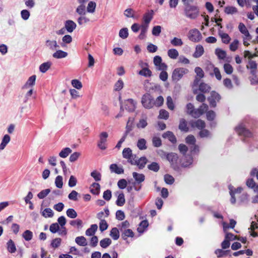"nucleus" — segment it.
<instances>
[{"label":"nucleus","mask_w":258,"mask_h":258,"mask_svg":"<svg viewBox=\"0 0 258 258\" xmlns=\"http://www.w3.org/2000/svg\"><path fill=\"white\" fill-rule=\"evenodd\" d=\"M184 12L185 16L190 19H196L199 15L197 7L190 5H186L184 7Z\"/></svg>","instance_id":"f257e3e1"},{"label":"nucleus","mask_w":258,"mask_h":258,"mask_svg":"<svg viewBox=\"0 0 258 258\" xmlns=\"http://www.w3.org/2000/svg\"><path fill=\"white\" fill-rule=\"evenodd\" d=\"M189 71L184 68H177L175 69L172 74V79L173 81H179L184 75L188 73Z\"/></svg>","instance_id":"f03ea898"},{"label":"nucleus","mask_w":258,"mask_h":258,"mask_svg":"<svg viewBox=\"0 0 258 258\" xmlns=\"http://www.w3.org/2000/svg\"><path fill=\"white\" fill-rule=\"evenodd\" d=\"M187 37L188 39L193 42H199L203 38L201 33L196 28L190 29L188 33Z\"/></svg>","instance_id":"7ed1b4c3"},{"label":"nucleus","mask_w":258,"mask_h":258,"mask_svg":"<svg viewBox=\"0 0 258 258\" xmlns=\"http://www.w3.org/2000/svg\"><path fill=\"white\" fill-rule=\"evenodd\" d=\"M133 177L135 179V182L134 183V189L136 191H139L141 188V185L137 186L136 185H140L142 182L144 181L145 179V175L142 173H139L136 172L133 173Z\"/></svg>","instance_id":"20e7f679"},{"label":"nucleus","mask_w":258,"mask_h":258,"mask_svg":"<svg viewBox=\"0 0 258 258\" xmlns=\"http://www.w3.org/2000/svg\"><path fill=\"white\" fill-rule=\"evenodd\" d=\"M143 106L147 109L151 108L154 105V100L152 96L149 94H144L141 101Z\"/></svg>","instance_id":"39448f33"},{"label":"nucleus","mask_w":258,"mask_h":258,"mask_svg":"<svg viewBox=\"0 0 258 258\" xmlns=\"http://www.w3.org/2000/svg\"><path fill=\"white\" fill-rule=\"evenodd\" d=\"M108 137V134L106 132H102L99 134L97 146L101 150H104L107 148L106 142Z\"/></svg>","instance_id":"423d86ee"},{"label":"nucleus","mask_w":258,"mask_h":258,"mask_svg":"<svg viewBox=\"0 0 258 258\" xmlns=\"http://www.w3.org/2000/svg\"><path fill=\"white\" fill-rule=\"evenodd\" d=\"M236 132L239 135L245 138L251 137L252 133L246 128L245 125L243 123L239 124L235 128Z\"/></svg>","instance_id":"0eeeda50"},{"label":"nucleus","mask_w":258,"mask_h":258,"mask_svg":"<svg viewBox=\"0 0 258 258\" xmlns=\"http://www.w3.org/2000/svg\"><path fill=\"white\" fill-rule=\"evenodd\" d=\"M122 156L124 158L127 159L128 162L131 164L135 163V158L137 157L132 153V150L130 148H126L123 150Z\"/></svg>","instance_id":"6e6552de"},{"label":"nucleus","mask_w":258,"mask_h":258,"mask_svg":"<svg viewBox=\"0 0 258 258\" xmlns=\"http://www.w3.org/2000/svg\"><path fill=\"white\" fill-rule=\"evenodd\" d=\"M164 154L166 156L167 160L170 163L172 168L176 169L177 168V161L178 159L177 155L174 153L167 154L164 153Z\"/></svg>","instance_id":"1a4fd4ad"},{"label":"nucleus","mask_w":258,"mask_h":258,"mask_svg":"<svg viewBox=\"0 0 258 258\" xmlns=\"http://www.w3.org/2000/svg\"><path fill=\"white\" fill-rule=\"evenodd\" d=\"M221 99L220 95L215 91H212L211 93V96L208 98L211 107H215L216 106L217 102H219Z\"/></svg>","instance_id":"9d476101"},{"label":"nucleus","mask_w":258,"mask_h":258,"mask_svg":"<svg viewBox=\"0 0 258 258\" xmlns=\"http://www.w3.org/2000/svg\"><path fill=\"white\" fill-rule=\"evenodd\" d=\"M45 46L46 48L50 51H55L59 48L56 40H51L50 39H46L45 41Z\"/></svg>","instance_id":"9b49d317"},{"label":"nucleus","mask_w":258,"mask_h":258,"mask_svg":"<svg viewBox=\"0 0 258 258\" xmlns=\"http://www.w3.org/2000/svg\"><path fill=\"white\" fill-rule=\"evenodd\" d=\"M153 10L148 11L144 14L143 17V23L141 25L149 27V25L153 18Z\"/></svg>","instance_id":"f8f14e48"},{"label":"nucleus","mask_w":258,"mask_h":258,"mask_svg":"<svg viewBox=\"0 0 258 258\" xmlns=\"http://www.w3.org/2000/svg\"><path fill=\"white\" fill-rule=\"evenodd\" d=\"M228 188L229 189V193L231 196L230 202L231 204H234L236 202V199L234 197V195L237 193H240L242 190V188L239 187L236 189H234V187L231 185H229Z\"/></svg>","instance_id":"ddd939ff"},{"label":"nucleus","mask_w":258,"mask_h":258,"mask_svg":"<svg viewBox=\"0 0 258 258\" xmlns=\"http://www.w3.org/2000/svg\"><path fill=\"white\" fill-rule=\"evenodd\" d=\"M195 72L197 74V77H196L194 83L193 87H197L200 82V79L203 78L204 76V73L203 70L200 67H196L195 69Z\"/></svg>","instance_id":"4468645a"},{"label":"nucleus","mask_w":258,"mask_h":258,"mask_svg":"<svg viewBox=\"0 0 258 258\" xmlns=\"http://www.w3.org/2000/svg\"><path fill=\"white\" fill-rule=\"evenodd\" d=\"M124 107L129 112H133L136 108V102L132 99H128L124 101Z\"/></svg>","instance_id":"2eb2a0df"},{"label":"nucleus","mask_w":258,"mask_h":258,"mask_svg":"<svg viewBox=\"0 0 258 258\" xmlns=\"http://www.w3.org/2000/svg\"><path fill=\"white\" fill-rule=\"evenodd\" d=\"M76 24L72 20H67L65 22L64 27L69 33H72L76 29Z\"/></svg>","instance_id":"dca6fc26"},{"label":"nucleus","mask_w":258,"mask_h":258,"mask_svg":"<svg viewBox=\"0 0 258 258\" xmlns=\"http://www.w3.org/2000/svg\"><path fill=\"white\" fill-rule=\"evenodd\" d=\"M135 163L131 164L137 165L140 169H142L145 166L147 162V159L146 157H142L138 159L135 158Z\"/></svg>","instance_id":"f3484780"},{"label":"nucleus","mask_w":258,"mask_h":258,"mask_svg":"<svg viewBox=\"0 0 258 258\" xmlns=\"http://www.w3.org/2000/svg\"><path fill=\"white\" fill-rule=\"evenodd\" d=\"M52 54V57L56 59H61L66 57L68 55V52L60 49H56Z\"/></svg>","instance_id":"a211bd4d"},{"label":"nucleus","mask_w":258,"mask_h":258,"mask_svg":"<svg viewBox=\"0 0 258 258\" xmlns=\"http://www.w3.org/2000/svg\"><path fill=\"white\" fill-rule=\"evenodd\" d=\"M238 29L240 33L243 35V37L248 38L249 36H251L247 28L243 23L239 24Z\"/></svg>","instance_id":"6ab92c4d"},{"label":"nucleus","mask_w":258,"mask_h":258,"mask_svg":"<svg viewBox=\"0 0 258 258\" xmlns=\"http://www.w3.org/2000/svg\"><path fill=\"white\" fill-rule=\"evenodd\" d=\"M110 171L118 174L123 173L124 170L122 166H118L116 164H112L109 167Z\"/></svg>","instance_id":"aec40b11"},{"label":"nucleus","mask_w":258,"mask_h":258,"mask_svg":"<svg viewBox=\"0 0 258 258\" xmlns=\"http://www.w3.org/2000/svg\"><path fill=\"white\" fill-rule=\"evenodd\" d=\"M190 125L192 127H197L199 130H202L205 127V123L201 119H198L196 121H191Z\"/></svg>","instance_id":"412c9836"},{"label":"nucleus","mask_w":258,"mask_h":258,"mask_svg":"<svg viewBox=\"0 0 258 258\" xmlns=\"http://www.w3.org/2000/svg\"><path fill=\"white\" fill-rule=\"evenodd\" d=\"M36 76L32 75L29 78L23 87V89H27L33 86L35 84Z\"/></svg>","instance_id":"4be33fe9"},{"label":"nucleus","mask_w":258,"mask_h":258,"mask_svg":"<svg viewBox=\"0 0 258 258\" xmlns=\"http://www.w3.org/2000/svg\"><path fill=\"white\" fill-rule=\"evenodd\" d=\"M219 35L220 36L222 41L225 44H228L231 40V38L228 34L224 33L222 30H218Z\"/></svg>","instance_id":"5701e85b"},{"label":"nucleus","mask_w":258,"mask_h":258,"mask_svg":"<svg viewBox=\"0 0 258 258\" xmlns=\"http://www.w3.org/2000/svg\"><path fill=\"white\" fill-rule=\"evenodd\" d=\"M204 52V49L202 45H198L196 47L195 51L193 54V56L195 58H199L201 57Z\"/></svg>","instance_id":"b1692460"},{"label":"nucleus","mask_w":258,"mask_h":258,"mask_svg":"<svg viewBox=\"0 0 258 258\" xmlns=\"http://www.w3.org/2000/svg\"><path fill=\"white\" fill-rule=\"evenodd\" d=\"M121 236L123 240H126L128 237H133L134 233L132 229H128L121 232Z\"/></svg>","instance_id":"393cba45"},{"label":"nucleus","mask_w":258,"mask_h":258,"mask_svg":"<svg viewBox=\"0 0 258 258\" xmlns=\"http://www.w3.org/2000/svg\"><path fill=\"white\" fill-rule=\"evenodd\" d=\"M163 138L168 139L172 143H175L176 142V138L172 132L168 131L164 133L162 135Z\"/></svg>","instance_id":"a878e982"},{"label":"nucleus","mask_w":258,"mask_h":258,"mask_svg":"<svg viewBox=\"0 0 258 258\" xmlns=\"http://www.w3.org/2000/svg\"><path fill=\"white\" fill-rule=\"evenodd\" d=\"M100 184L96 182L93 183L90 187V192L95 195H98L100 192Z\"/></svg>","instance_id":"bb28decb"},{"label":"nucleus","mask_w":258,"mask_h":258,"mask_svg":"<svg viewBox=\"0 0 258 258\" xmlns=\"http://www.w3.org/2000/svg\"><path fill=\"white\" fill-rule=\"evenodd\" d=\"M7 248L8 251L11 253H14L16 251V247L14 242L12 240L10 239L7 243Z\"/></svg>","instance_id":"cd10ccee"},{"label":"nucleus","mask_w":258,"mask_h":258,"mask_svg":"<svg viewBox=\"0 0 258 258\" xmlns=\"http://www.w3.org/2000/svg\"><path fill=\"white\" fill-rule=\"evenodd\" d=\"M247 68L250 70V74L251 75H254L256 73V70L257 68V64L256 62L251 60H249L248 65L247 66Z\"/></svg>","instance_id":"c85d7f7f"},{"label":"nucleus","mask_w":258,"mask_h":258,"mask_svg":"<svg viewBox=\"0 0 258 258\" xmlns=\"http://www.w3.org/2000/svg\"><path fill=\"white\" fill-rule=\"evenodd\" d=\"M119 230L116 227H114L111 229L110 232V236L114 240H117L119 237Z\"/></svg>","instance_id":"c756f323"},{"label":"nucleus","mask_w":258,"mask_h":258,"mask_svg":"<svg viewBox=\"0 0 258 258\" xmlns=\"http://www.w3.org/2000/svg\"><path fill=\"white\" fill-rule=\"evenodd\" d=\"M250 235L253 237H255L258 235V226L255 222H252L251 223L250 227Z\"/></svg>","instance_id":"7c9ffc66"},{"label":"nucleus","mask_w":258,"mask_h":258,"mask_svg":"<svg viewBox=\"0 0 258 258\" xmlns=\"http://www.w3.org/2000/svg\"><path fill=\"white\" fill-rule=\"evenodd\" d=\"M52 63L50 61H47L40 64L39 71L42 73L46 72L50 68Z\"/></svg>","instance_id":"2f4dec72"},{"label":"nucleus","mask_w":258,"mask_h":258,"mask_svg":"<svg viewBox=\"0 0 258 258\" xmlns=\"http://www.w3.org/2000/svg\"><path fill=\"white\" fill-rule=\"evenodd\" d=\"M98 228L97 224H92L90 227L87 229L85 234L87 236H93L95 233Z\"/></svg>","instance_id":"473e14b6"},{"label":"nucleus","mask_w":258,"mask_h":258,"mask_svg":"<svg viewBox=\"0 0 258 258\" xmlns=\"http://www.w3.org/2000/svg\"><path fill=\"white\" fill-rule=\"evenodd\" d=\"M125 202L124 195L122 192L119 193L117 196V200L116 201V204L118 206H122Z\"/></svg>","instance_id":"72a5a7b5"},{"label":"nucleus","mask_w":258,"mask_h":258,"mask_svg":"<svg viewBox=\"0 0 258 258\" xmlns=\"http://www.w3.org/2000/svg\"><path fill=\"white\" fill-rule=\"evenodd\" d=\"M11 140L10 137L8 135H5L3 139L2 143L0 144V150H3L5 149L7 145L10 142Z\"/></svg>","instance_id":"f704fd0d"},{"label":"nucleus","mask_w":258,"mask_h":258,"mask_svg":"<svg viewBox=\"0 0 258 258\" xmlns=\"http://www.w3.org/2000/svg\"><path fill=\"white\" fill-rule=\"evenodd\" d=\"M148 226V222L147 220L142 221L137 228V231L140 233H143Z\"/></svg>","instance_id":"c9c22d12"},{"label":"nucleus","mask_w":258,"mask_h":258,"mask_svg":"<svg viewBox=\"0 0 258 258\" xmlns=\"http://www.w3.org/2000/svg\"><path fill=\"white\" fill-rule=\"evenodd\" d=\"M75 242L79 245L82 246H86L88 244L86 238L83 236L77 237L75 239Z\"/></svg>","instance_id":"e433bc0d"},{"label":"nucleus","mask_w":258,"mask_h":258,"mask_svg":"<svg viewBox=\"0 0 258 258\" xmlns=\"http://www.w3.org/2000/svg\"><path fill=\"white\" fill-rule=\"evenodd\" d=\"M167 54L170 58L175 59L178 56L179 53L176 49L172 48L168 50Z\"/></svg>","instance_id":"4c0bfd02"},{"label":"nucleus","mask_w":258,"mask_h":258,"mask_svg":"<svg viewBox=\"0 0 258 258\" xmlns=\"http://www.w3.org/2000/svg\"><path fill=\"white\" fill-rule=\"evenodd\" d=\"M138 74L145 77H150L152 76V72L147 68H144L140 71Z\"/></svg>","instance_id":"58836bf2"},{"label":"nucleus","mask_w":258,"mask_h":258,"mask_svg":"<svg viewBox=\"0 0 258 258\" xmlns=\"http://www.w3.org/2000/svg\"><path fill=\"white\" fill-rule=\"evenodd\" d=\"M192 162L193 159L190 156H185L183 159L182 165L184 167H188L192 164Z\"/></svg>","instance_id":"ea45409f"},{"label":"nucleus","mask_w":258,"mask_h":258,"mask_svg":"<svg viewBox=\"0 0 258 258\" xmlns=\"http://www.w3.org/2000/svg\"><path fill=\"white\" fill-rule=\"evenodd\" d=\"M179 129L181 131L187 132L188 131V128L187 126V123L186 120L182 118L180 120V122L179 124Z\"/></svg>","instance_id":"a19ab883"},{"label":"nucleus","mask_w":258,"mask_h":258,"mask_svg":"<svg viewBox=\"0 0 258 258\" xmlns=\"http://www.w3.org/2000/svg\"><path fill=\"white\" fill-rule=\"evenodd\" d=\"M149 27L147 26H144L141 25V32L140 35H139V38L140 39H144L146 37V34L148 31Z\"/></svg>","instance_id":"79ce46f5"},{"label":"nucleus","mask_w":258,"mask_h":258,"mask_svg":"<svg viewBox=\"0 0 258 258\" xmlns=\"http://www.w3.org/2000/svg\"><path fill=\"white\" fill-rule=\"evenodd\" d=\"M111 240L109 238H105L100 241V245L103 248L108 247L111 244Z\"/></svg>","instance_id":"37998d69"},{"label":"nucleus","mask_w":258,"mask_h":258,"mask_svg":"<svg viewBox=\"0 0 258 258\" xmlns=\"http://www.w3.org/2000/svg\"><path fill=\"white\" fill-rule=\"evenodd\" d=\"M130 226V223L127 220L121 222L120 224L117 225L118 228L119 229L120 232L125 230L129 229L128 228Z\"/></svg>","instance_id":"c03bdc74"},{"label":"nucleus","mask_w":258,"mask_h":258,"mask_svg":"<svg viewBox=\"0 0 258 258\" xmlns=\"http://www.w3.org/2000/svg\"><path fill=\"white\" fill-rule=\"evenodd\" d=\"M22 237L26 241H29L32 239L33 233L29 230H26L22 234Z\"/></svg>","instance_id":"a18cd8bd"},{"label":"nucleus","mask_w":258,"mask_h":258,"mask_svg":"<svg viewBox=\"0 0 258 258\" xmlns=\"http://www.w3.org/2000/svg\"><path fill=\"white\" fill-rule=\"evenodd\" d=\"M72 150L68 147L63 149L59 153V156L61 158L67 157L71 153Z\"/></svg>","instance_id":"49530a36"},{"label":"nucleus","mask_w":258,"mask_h":258,"mask_svg":"<svg viewBox=\"0 0 258 258\" xmlns=\"http://www.w3.org/2000/svg\"><path fill=\"white\" fill-rule=\"evenodd\" d=\"M53 214V212L50 208H46L42 212V215L45 218L52 217Z\"/></svg>","instance_id":"de8ad7c7"},{"label":"nucleus","mask_w":258,"mask_h":258,"mask_svg":"<svg viewBox=\"0 0 258 258\" xmlns=\"http://www.w3.org/2000/svg\"><path fill=\"white\" fill-rule=\"evenodd\" d=\"M137 147L141 150L146 149V141L144 139H139L137 142Z\"/></svg>","instance_id":"09e8293b"},{"label":"nucleus","mask_w":258,"mask_h":258,"mask_svg":"<svg viewBox=\"0 0 258 258\" xmlns=\"http://www.w3.org/2000/svg\"><path fill=\"white\" fill-rule=\"evenodd\" d=\"M215 53L219 59H223L226 57V53L223 50L217 48L215 50Z\"/></svg>","instance_id":"8fccbe9b"},{"label":"nucleus","mask_w":258,"mask_h":258,"mask_svg":"<svg viewBox=\"0 0 258 258\" xmlns=\"http://www.w3.org/2000/svg\"><path fill=\"white\" fill-rule=\"evenodd\" d=\"M124 85V83L123 81L119 79L114 84V90L115 91H119L121 90Z\"/></svg>","instance_id":"3c124183"},{"label":"nucleus","mask_w":258,"mask_h":258,"mask_svg":"<svg viewBox=\"0 0 258 258\" xmlns=\"http://www.w3.org/2000/svg\"><path fill=\"white\" fill-rule=\"evenodd\" d=\"M211 89L210 86L204 83H202L199 85V90L203 93L209 92Z\"/></svg>","instance_id":"603ef678"},{"label":"nucleus","mask_w":258,"mask_h":258,"mask_svg":"<svg viewBox=\"0 0 258 258\" xmlns=\"http://www.w3.org/2000/svg\"><path fill=\"white\" fill-rule=\"evenodd\" d=\"M171 44L174 46H180L183 45V42L180 38L174 37L170 41Z\"/></svg>","instance_id":"864d4df0"},{"label":"nucleus","mask_w":258,"mask_h":258,"mask_svg":"<svg viewBox=\"0 0 258 258\" xmlns=\"http://www.w3.org/2000/svg\"><path fill=\"white\" fill-rule=\"evenodd\" d=\"M96 6V5L95 2L92 1L90 2L88 4L86 12L90 13H94L95 10Z\"/></svg>","instance_id":"5fc2aeb1"},{"label":"nucleus","mask_w":258,"mask_h":258,"mask_svg":"<svg viewBox=\"0 0 258 258\" xmlns=\"http://www.w3.org/2000/svg\"><path fill=\"white\" fill-rule=\"evenodd\" d=\"M76 11L80 15H85L86 13L85 5H80L77 8Z\"/></svg>","instance_id":"6e6d98bb"},{"label":"nucleus","mask_w":258,"mask_h":258,"mask_svg":"<svg viewBox=\"0 0 258 258\" xmlns=\"http://www.w3.org/2000/svg\"><path fill=\"white\" fill-rule=\"evenodd\" d=\"M128 36V29L123 28L121 29L119 32V36L122 39H125Z\"/></svg>","instance_id":"4d7b16f0"},{"label":"nucleus","mask_w":258,"mask_h":258,"mask_svg":"<svg viewBox=\"0 0 258 258\" xmlns=\"http://www.w3.org/2000/svg\"><path fill=\"white\" fill-rule=\"evenodd\" d=\"M71 84L74 88L78 90L81 89L83 87L81 82L77 79L72 80Z\"/></svg>","instance_id":"13d9d810"},{"label":"nucleus","mask_w":258,"mask_h":258,"mask_svg":"<svg viewBox=\"0 0 258 258\" xmlns=\"http://www.w3.org/2000/svg\"><path fill=\"white\" fill-rule=\"evenodd\" d=\"M70 224L73 226L77 227L78 228H82L83 226L82 221L80 219L72 220L70 221Z\"/></svg>","instance_id":"bf43d9fd"},{"label":"nucleus","mask_w":258,"mask_h":258,"mask_svg":"<svg viewBox=\"0 0 258 258\" xmlns=\"http://www.w3.org/2000/svg\"><path fill=\"white\" fill-rule=\"evenodd\" d=\"M61 239L60 238H55L51 242L50 245L54 248L58 247L61 243Z\"/></svg>","instance_id":"052dcab7"},{"label":"nucleus","mask_w":258,"mask_h":258,"mask_svg":"<svg viewBox=\"0 0 258 258\" xmlns=\"http://www.w3.org/2000/svg\"><path fill=\"white\" fill-rule=\"evenodd\" d=\"M66 214L68 217L72 219H74L77 216V212L74 209L71 208L67 210Z\"/></svg>","instance_id":"680f3d73"},{"label":"nucleus","mask_w":258,"mask_h":258,"mask_svg":"<svg viewBox=\"0 0 258 258\" xmlns=\"http://www.w3.org/2000/svg\"><path fill=\"white\" fill-rule=\"evenodd\" d=\"M135 11L131 9L128 8L126 9L124 12V15L127 18H135Z\"/></svg>","instance_id":"e2e57ef3"},{"label":"nucleus","mask_w":258,"mask_h":258,"mask_svg":"<svg viewBox=\"0 0 258 258\" xmlns=\"http://www.w3.org/2000/svg\"><path fill=\"white\" fill-rule=\"evenodd\" d=\"M50 192V189L49 188L42 190L38 194L37 197L40 199H43L46 197Z\"/></svg>","instance_id":"0e129e2a"},{"label":"nucleus","mask_w":258,"mask_h":258,"mask_svg":"<svg viewBox=\"0 0 258 258\" xmlns=\"http://www.w3.org/2000/svg\"><path fill=\"white\" fill-rule=\"evenodd\" d=\"M224 70L225 72L228 74L230 75L231 74L233 73V68L232 66L228 63H225L223 66Z\"/></svg>","instance_id":"69168bd1"},{"label":"nucleus","mask_w":258,"mask_h":258,"mask_svg":"<svg viewBox=\"0 0 258 258\" xmlns=\"http://www.w3.org/2000/svg\"><path fill=\"white\" fill-rule=\"evenodd\" d=\"M55 184L57 188H61L63 185L62 177L60 175H58L55 179Z\"/></svg>","instance_id":"338daca9"},{"label":"nucleus","mask_w":258,"mask_h":258,"mask_svg":"<svg viewBox=\"0 0 258 258\" xmlns=\"http://www.w3.org/2000/svg\"><path fill=\"white\" fill-rule=\"evenodd\" d=\"M148 124L147 121V117L145 118L141 119L137 123V126L139 128H144Z\"/></svg>","instance_id":"774afa93"}]
</instances>
